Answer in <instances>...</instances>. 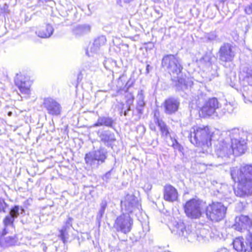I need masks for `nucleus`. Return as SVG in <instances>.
I'll return each instance as SVG.
<instances>
[{
  "mask_svg": "<svg viewBox=\"0 0 252 252\" xmlns=\"http://www.w3.org/2000/svg\"><path fill=\"white\" fill-rule=\"evenodd\" d=\"M163 197L165 201L169 202L176 201L178 198L177 189L171 185H166L163 188Z\"/></svg>",
  "mask_w": 252,
  "mask_h": 252,
  "instance_id": "nucleus-15",
  "label": "nucleus"
},
{
  "mask_svg": "<svg viewBox=\"0 0 252 252\" xmlns=\"http://www.w3.org/2000/svg\"><path fill=\"white\" fill-rule=\"evenodd\" d=\"M106 39L105 36H101L95 39L94 43L95 46H97L99 48L103 45L106 42Z\"/></svg>",
  "mask_w": 252,
  "mask_h": 252,
  "instance_id": "nucleus-32",
  "label": "nucleus"
},
{
  "mask_svg": "<svg viewBox=\"0 0 252 252\" xmlns=\"http://www.w3.org/2000/svg\"><path fill=\"white\" fill-rule=\"evenodd\" d=\"M236 170L237 175L238 177L246 178L247 180L252 181V165H246L241 167L240 169L237 167H233L231 168V176L233 170Z\"/></svg>",
  "mask_w": 252,
  "mask_h": 252,
  "instance_id": "nucleus-17",
  "label": "nucleus"
},
{
  "mask_svg": "<svg viewBox=\"0 0 252 252\" xmlns=\"http://www.w3.org/2000/svg\"><path fill=\"white\" fill-rule=\"evenodd\" d=\"M137 97V101L136 109L138 114L141 115L143 113V108L144 107L145 105V103L144 101V94L143 91H139L138 93Z\"/></svg>",
  "mask_w": 252,
  "mask_h": 252,
  "instance_id": "nucleus-24",
  "label": "nucleus"
},
{
  "mask_svg": "<svg viewBox=\"0 0 252 252\" xmlns=\"http://www.w3.org/2000/svg\"><path fill=\"white\" fill-rule=\"evenodd\" d=\"M161 65L170 74L172 80L178 83L177 85L179 86L185 85V78L182 72L183 67L177 57L172 54L164 56L162 59Z\"/></svg>",
  "mask_w": 252,
  "mask_h": 252,
  "instance_id": "nucleus-1",
  "label": "nucleus"
},
{
  "mask_svg": "<svg viewBox=\"0 0 252 252\" xmlns=\"http://www.w3.org/2000/svg\"><path fill=\"white\" fill-rule=\"evenodd\" d=\"M214 109L209 107L206 103L200 111V115L203 117L210 116L215 113Z\"/></svg>",
  "mask_w": 252,
  "mask_h": 252,
  "instance_id": "nucleus-29",
  "label": "nucleus"
},
{
  "mask_svg": "<svg viewBox=\"0 0 252 252\" xmlns=\"http://www.w3.org/2000/svg\"><path fill=\"white\" fill-rule=\"evenodd\" d=\"M111 171L112 170H110L105 174L103 178V180H105L106 182L108 181V180L110 178Z\"/></svg>",
  "mask_w": 252,
  "mask_h": 252,
  "instance_id": "nucleus-41",
  "label": "nucleus"
},
{
  "mask_svg": "<svg viewBox=\"0 0 252 252\" xmlns=\"http://www.w3.org/2000/svg\"><path fill=\"white\" fill-rule=\"evenodd\" d=\"M99 137L101 140L105 144L114 142L116 140L115 134L114 133L109 130L104 131L99 134Z\"/></svg>",
  "mask_w": 252,
  "mask_h": 252,
  "instance_id": "nucleus-23",
  "label": "nucleus"
},
{
  "mask_svg": "<svg viewBox=\"0 0 252 252\" xmlns=\"http://www.w3.org/2000/svg\"><path fill=\"white\" fill-rule=\"evenodd\" d=\"M6 204L3 199L0 198V212H5Z\"/></svg>",
  "mask_w": 252,
  "mask_h": 252,
  "instance_id": "nucleus-37",
  "label": "nucleus"
},
{
  "mask_svg": "<svg viewBox=\"0 0 252 252\" xmlns=\"http://www.w3.org/2000/svg\"><path fill=\"white\" fill-rule=\"evenodd\" d=\"M226 208L221 203H213L206 209L207 217L212 221H218L224 217Z\"/></svg>",
  "mask_w": 252,
  "mask_h": 252,
  "instance_id": "nucleus-5",
  "label": "nucleus"
},
{
  "mask_svg": "<svg viewBox=\"0 0 252 252\" xmlns=\"http://www.w3.org/2000/svg\"><path fill=\"white\" fill-rule=\"evenodd\" d=\"M14 220L15 219H14V218L9 214L6 216L3 220V222L5 227L7 226L12 225ZM6 233V229L4 228L2 230L1 232H0V236L2 237L4 236Z\"/></svg>",
  "mask_w": 252,
  "mask_h": 252,
  "instance_id": "nucleus-28",
  "label": "nucleus"
},
{
  "mask_svg": "<svg viewBox=\"0 0 252 252\" xmlns=\"http://www.w3.org/2000/svg\"><path fill=\"white\" fill-rule=\"evenodd\" d=\"M179 101L174 98L166 99L163 104L164 111L166 114L171 115L175 113L178 109Z\"/></svg>",
  "mask_w": 252,
  "mask_h": 252,
  "instance_id": "nucleus-18",
  "label": "nucleus"
},
{
  "mask_svg": "<svg viewBox=\"0 0 252 252\" xmlns=\"http://www.w3.org/2000/svg\"><path fill=\"white\" fill-rule=\"evenodd\" d=\"M231 139V145L230 149L232 150V154L236 156L244 154L246 150V142L244 139H240L238 134V129L232 130L230 135Z\"/></svg>",
  "mask_w": 252,
  "mask_h": 252,
  "instance_id": "nucleus-7",
  "label": "nucleus"
},
{
  "mask_svg": "<svg viewBox=\"0 0 252 252\" xmlns=\"http://www.w3.org/2000/svg\"><path fill=\"white\" fill-rule=\"evenodd\" d=\"M25 210L22 207L16 205L11 209L9 215H11L14 219H15L20 214H23Z\"/></svg>",
  "mask_w": 252,
  "mask_h": 252,
  "instance_id": "nucleus-30",
  "label": "nucleus"
},
{
  "mask_svg": "<svg viewBox=\"0 0 252 252\" xmlns=\"http://www.w3.org/2000/svg\"><path fill=\"white\" fill-rule=\"evenodd\" d=\"M5 242L7 245H11L15 242V240L13 237H7L5 238Z\"/></svg>",
  "mask_w": 252,
  "mask_h": 252,
  "instance_id": "nucleus-39",
  "label": "nucleus"
},
{
  "mask_svg": "<svg viewBox=\"0 0 252 252\" xmlns=\"http://www.w3.org/2000/svg\"><path fill=\"white\" fill-rule=\"evenodd\" d=\"M155 122L159 127L160 130L161 132L162 135L164 136H167L169 134V131L165 124L162 120H159L158 117H156V115H155Z\"/></svg>",
  "mask_w": 252,
  "mask_h": 252,
  "instance_id": "nucleus-26",
  "label": "nucleus"
},
{
  "mask_svg": "<svg viewBox=\"0 0 252 252\" xmlns=\"http://www.w3.org/2000/svg\"><path fill=\"white\" fill-rule=\"evenodd\" d=\"M114 124V120L109 117H99L96 122L93 124L91 127H98L105 126L109 127H112Z\"/></svg>",
  "mask_w": 252,
  "mask_h": 252,
  "instance_id": "nucleus-21",
  "label": "nucleus"
},
{
  "mask_svg": "<svg viewBox=\"0 0 252 252\" xmlns=\"http://www.w3.org/2000/svg\"><path fill=\"white\" fill-rule=\"evenodd\" d=\"M107 156V152L103 148H99L97 150L90 152L86 154L85 160L87 164L93 168H97L104 162Z\"/></svg>",
  "mask_w": 252,
  "mask_h": 252,
  "instance_id": "nucleus-4",
  "label": "nucleus"
},
{
  "mask_svg": "<svg viewBox=\"0 0 252 252\" xmlns=\"http://www.w3.org/2000/svg\"><path fill=\"white\" fill-rule=\"evenodd\" d=\"M217 37V35L215 32L206 33L204 35V38L207 39L208 41H213L215 40Z\"/></svg>",
  "mask_w": 252,
  "mask_h": 252,
  "instance_id": "nucleus-34",
  "label": "nucleus"
},
{
  "mask_svg": "<svg viewBox=\"0 0 252 252\" xmlns=\"http://www.w3.org/2000/svg\"><path fill=\"white\" fill-rule=\"evenodd\" d=\"M149 67H150V65L149 64H148L147 65V67H146V70H147V73L149 72Z\"/></svg>",
  "mask_w": 252,
  "mask_h": 252,
  "instance_id": "nucleus-47",
  "label": "nucleus"
},
{
  "mask_svg": "<svg viewBox=\"0 0 252 252\" xmlns=\"http://www.w3.org/2000/svg\"><path fill=\"white\" fill-rule=\"evenodd\" d=\"M245 11V12L248 14H252V3L246 7Z\"/></svg>",
  "mask_w": 252,
  "mask_h": 252,
  "instance_id": "nucleus-40",
  "label": "nucleus"
},
{
  "mask_svg": "<svg viewBox=\"0 0 252 252\" xmlns=\"http://www.w3.org/2000/svg\"><path fill=\"white\" fill-rule=\"evenodd\" d=\"M43 105L48 113L52 115H59L61 112L62 107L60 104L51 98L44 99Z\"/></svg>",
  "mask_w": 252,
  "mask_h": 252,
  "instance_id": "nucleus-14",
  "label": "nucleus"
},
{
  "mask_svg": "<svg viewBox=\"0 0 252 252\" xmlns=\"http://www.w3.org/2000/svg\"><path fill=\"white\" fill-rule=\"evenodd\" d=\"M189 138L192 144L196 146L202 147L203 149L208 148L211 145L212 136L210 135L208 126L192 127L189 134Z\"/></svg>",
  "mask_w": 252,
  "mask_h": 252,
  "instance_id": "nucleus-2",
  "label": "nucleus"
},
{
  "mask_svg": "<svg viewBox=\"0 0 252 252\" xmlns=\"http://www.w3.org/2000/svg\"><path fill=\"white\" fill-rule=\"evenodd\" d=\"M206 103L214 109V111L219 107V103L217 99L215 97L210 98Z\"/></svg>",
  "mask_w": 252,
  "mask_h": 252,
  "instance_id": "nucleus-31",
  "label": "nucleus"
},
{
  "mask_svg": "<svg viewBox=\"0 0 252 252\" xmlns=\"http://www.w3.org/2000/svg\"><path fill=\"white\" fill-rule=\"evenodd\" d=\"M210 60H211V58H210V56H209L208 55H205L200 59V62H204L205 63H210Z\"/></svg>",
  "mask_w": 252,
  "mask_h": 252,
  "instance_id": "nucleus-38",
  "label": "nucleus"
},
{
  "mask_svg": "<svg viewBox=\"0 0 252 252\" xmlns=\"http://www.w3.org/2000/svg\"><path fill=\"white\" fill-rule=\"evenodd\" d=\"M240 78L244 85L252 86V69L248 67H244L240 73Z\"/></svg>",
  "mask_w": 252,
  "mask_h": 252,
  "instance_id": "nucleus-20",
  "label": "nucleus"
},
{
  "mask_svg": "<svg viewBox=\"0 0 252 252\" xmlns=\"http://www.w3.org/2000/svg\"><path fill=\"white\" fill-rule=\"evenodd\" d=\"M107 204L106 201H102L100 204V208L98 212L104 214Z\"/></svg>",
  "mask_w": 252,
  "mask_h": 252,
  "instance_id": "nucleus-36",
  "label": "nucleus"
},
{
  "mask_svg": "<svg viewBox=\"0 0 252 252\" xmlns=\"http://www.w3.org/2000/svg\"><path fill=\"white\" fill-rule=\"evenodd\" d=\"M121 207L125 211V213L128 214L139 210L141 206L134 195L127 194L121 201Z\"/></svg>",
  "mask_w": 252,
  "mask_h": 252,
  "instance_id": "nucleus-11",
  "label": "nucleus"
},
{
  "mask_svg": "<svg viewBox=\"0 0 252 252\" xmlns=\"http://www.w3.org/2000/svg\"><path fill=\"white\" fill-rule=\"evenodd\" d=\"M133 0H123L124 2L125 3H129L130 2L133 1Z\"/></svg>",
  "mask_w": 252,
  "mask_h": 252,
  "instance_id": "nucleus-46",
  "label": "nucleus"
},
{
  "mask_svg": "<svg viewBox=\"0 0 252 252\" xmlns=\"http://www.w3.org/2000/svg\"><path fill=\"white\" fill-rule=\"evenodd\" d=\"M132 220L128 214H123L117 218L114 227L118 231L126 234L130 231Z\"/></svg>",
  "mask_w": 252,
  "mask_h": 252,
  "instance_id": "nucleus-9",
  "label": "nucleus"
},
{
  "mask_svg": "<svg viewBox=\"0 0 252 252\" xmlns=\"http://www.w3.org/2000/svg\"><path fill=\"white\" fill-rule=\"evenodd\" d=\"M126 103L128 105H130L133 103L134 100V95L130 93H128L126 95Z\"/></svg>",
  "mask_w": 252,
  "mask_h": 252,
  "instance_id": "nucleus-35",
  "label": "nucleus"
},
{
  "mask_svg": "<svg viewBox=\"0 0 252 252\" xmlns=\"http://www.w3.org/2000/svg\"><path fill=\"white\" fill-rule=\"evenodd\" d=\"M232 178L235 182H238L237 187L234 189V193L237 196L245 197L252 195V181L247 180L246 178L238 177L236 170H233ZM238 173H237V174Z\"/></svg>",
  "mask_w": 252,
  "mask_h": 252,
  "instance_id": "nucleus-3",
  "label": "nucleus"
},
{
  "mask_svg": "<svg viewBox=\"0 0 252 252\" xmlns=\"http://www.w3.org/2000/svg\"><path fill=\"white\" fill-rule=\"evenodd\" d=\"M252 225V221L247 216L241 215L236 217L235 223L233 227L238 230L242 231L243 229H247Z\"/></svg>",
  "mask_w": 252,
  "mask_h": 252,
  "instance_id": "nucleus-16",
  "label": "nucleus"
},
{
  "mask_svg": "<svg viewBox=\"0 0 252 252\" xmlns=\"http://www.w3.org/2000/svg\"><path fill=\"white\" fill-rule=\"evenodd\" d=\"M53 28L52 27L48 24L45 27H42L35 32L38 36L41 38H47L50 37L53 33Z\"/></svg>",
  "mask_w": 252,
  "mask_h": 252,
  "instance_id": "nucleus-22",
  "label": "nucleus"
},
{
  "mask_svg": "<svg viewBox=\"0 0 252 252\" xmlns=\"http://www.w3.org/2000/svg\"><path fill=\"white\" fill-rule=\"evenodd\" d=\"M8 6L6 4H5L3 5L2 10H3L4 13H8L9 12V11L8 9Z\"/></svg>",
  "mask_w": 252,
  "mask_h": 252,
  "instance_id": "nucleus-43",
  "label": "nucleus"
},
{
  "mask_svg": "<svg viewBox=\"0 0 252 252\" xmlns=\"http://www.w3.org/2000/svg\"><path fill=\"white\" fill-rule=\"evenodd\" d=\"M72 220V219H71V218H69L67 219V220H66V221H65V225L60 230V236L63 243H65V242L67 241V239H68V234L66 231V229L67 228H68L70 226H71Z\"/></svg>",
  "mask_w": 252,
  "mask_h": 252,
  "instance_id": "nucleus-25",
  "label": "nucleus"
},
{
  "mask_svg": "<svg viewBox=\"0 0 252 252\" xmlns=\"http://www.w3.org/2000/svg\"><path fill=\"white\" fill-rule=\"evenodd\" d=\"M215 153L218 158H227L232 154V150L224 140H220L215 145Z\"/></svg>",
  "mask_w": 252,
  "mask_h": 252,
  "instance_id": "nucleus-13",
  "label": "nucleus"
},
{
  "mask_svg": "<svg viewBox=\"0 0 252 252\" xmlns=\"http://www.w3.org/2000/svg\"><path fill=\"white\" fill-rule=\"evenodd\" d=\"M172 146L174 147V148H180V146L178 143L177 141L176 140H175V143H173Z\"/></svg>",
  "mask_w": 252,
  "mask_h": 252,
  "instance_id": "nucleus-44",
  "label": "nucleus"
},
{
  "mask_svg": "<svg viewBox=\"0 0 252 252\" xmlns=\"http://www.w3.org/2000/svg\"><path fill=\"white\" fill-rule=\"evenodd\" d=\"M184 208L185 213L188 217L197 219L201 215L203 203L199 200L192 199L186 202Z\"/></svg>",
  "mask_w": 252,
  "mask_h": 252,
  "instance_id": "nucleus-6",
  "label": "nucleus"
},
{
  "mask_svg": "<svg viewBox=\"0 0 252 252\" xmlns=\"http://www.w3.org/2000/svg\"><path fill=\"white\" fill-rule=\"evenodd\" d=\"M15 82L16 85L22 93L25 94H28L30 87V82L25 77L17 74L15 79Z\"/></svg>",
  "mask_w": 252,
  "mask_h": 252,
  "instance_id": "nucleus-19",
  "label": "nucleus"
},
{
  "mask_svg": "<svg viewBox=\"0 0 252 252\" xmlns=\"http://www.w3.org/2000/svg\"><path fill=\"white\" fill-rule=\"evenodd\" d=\"M171 231L174 235L182 239H188L189 241L192 240V237H195V234L191 232L190 227L186 226L181 221L175 222Z\"/></svg>",
  "mask_w": 252,
  "mask_h": 252,
  "instance_id": "nucleus-8",
  "label": "nucleus"
},
{
  "mask_svg": "<svg viewBox=\"0 0 252 252\" xmlns=\"http://www.w3.org/2000/svg\"><path fill=\"white\" fill-rule=\"evenodd\" d=\"M246 239L250 242L249 246L244 245L242 238H236L233 242L234 249L238 252H250L252 251V233L249 232Z\"/></svg>",
  "mask_w": 252,
  "mask_h": 252,
  "instance_id": "nucleus-12",
  "label": "nucleus"
},
{
  "mask_svg": "<svg viewBox=\"0 0 252 252\" xmlns=\"http://www.w3.org/2000/svg\"><path fill=\"white\" fill-rule=\"evenodd\" d=\"M91 28L89 25H78L73 30L75 34L81 35L90 32Z\"/></svg>",
  "mask_w": 252,
  "mask_h": 252,
  "instance_id": "nucleus-27",
  "label": "nucleus"
},
{
  "mask_svg": "<svg viewBox=\"0 0 252 252\" xmlns=\"http://www.w3.org/2000/svg\"><path fill=\"white\" fill-rule=\"evenodd\" d=\"M236 53V48L234 46L229 43H224L220 48L219 59L225 63L232 62Z\"/></svg>",
  "mask_w": 252,
  "mask_h": 252,
  "instance_id": "nucleus-10",
  "label": "nucleus"
},
{
  "mask_svg": "<svg viewBox=\"0 0 252 252\" xmlns=\"http://www.w3.org/2000/svg\"><path fill=\"white\" fill-rule=\"evenodd\" d=\"M130 110V105H129L128 108H127V110L125 111L124 112V115L126 116L127 114V112Z\"/></svg>",
  "mask_w": 252,
  "mask_h": 252,
  "instance_id": "nucleus-45",
  "label": "nucleus"
},
{
  "mask_svg": "<svg viewBox=\"0 0 252 252\" xmlns=\"http://www.w3.org/2000/svg\"><path fill=\"white\" fill-rule=\"evenodd\" d=\"M12 113L11 112H9L8 113V115L10 116H11Z\"/></svg>",
  "mask_w": 252,
  "mask_h": 252,
  "instance_id": "nucleus-48",
  "label": "nucleus"
},
{
  "mask_svg": "<svg viewBox=\"0 0 252 252\" xmlns=\"http://www.w3.org/2000/svg\"><path fill=\"white\" fill-rule=\"evenodd\" d=\"M103 215V214H102L99 212H98V214L96 216V219L99 224L100 223V221H101V218H102Z\"/></svg>",
  "mask_w": 252,
  "mask_h": 252,
  "instance_id": "nucleus-42",
  "label": "nucleus"
},
{
  "mask_svg": "<svg viewBox=\"0 0 252 252\" xmlns=\"http://www.w3.org/2000/svg\"><path fill=\"white\" fill-rule=\"evenodd\" d=\"M99 49V48L97 46H95L94 44L93 43L91 45L90 49H88L87 50L86 54L89 56H92L94 54L96 53L98 51Z\"/></svg>",
  "mask_w": 252,
  "mask_h": 252,
  "instance_id": "nucleus-33",
  "label": "nucleus"
}]
</instances>
